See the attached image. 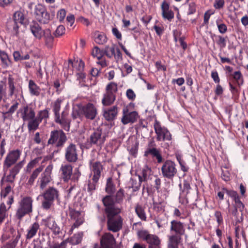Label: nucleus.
<instances>
[{
    "mask_svg": "<svg viewBox=\"0 0 248 248\" xmlns=\"http://www.w3.org/2000/svg\"><path fill=\"white\" fill-rule=\"evenodd\" d=\"M111 204L104 203L102 209L103 216L100 217L102 221L107 219V227L108 231L113 232L120 231L123 227V219L120 215L122 208H114Z\"/></svg>",
    "mask_w": 248,
    "mask_h": 248,
    "instance_id": "f257e3e1",
    "label": "nucleus"
},
{
    "mask_svg": "<svg viewBox=\"0 0 248 248\" xmlns=\"http://www.w3.org/2000/svg\"><path fill=\"white\" fill-rule=\"evenodd\" d=\"M62 101V98H58L51 103V107L54 113L55 122L59 124L64 130L69 131L71 121L68 118V112L63 111L61 115L60 114V111Z\"/></svg>",
    "mask_w": 248,
    "mask_h": 248,
    "instance_id": "f03ea898",
    "label": "nucleus"
},
{
    "mask_svg": "<svg viewBox=\"0 0 248 248\" xmlns=\"http://www.w3.org/2000/svg\"><path fill=\"white\" fill-rule=\"evenodd\" d=\"M67 140L66 134L62 129L53 130L50 132L47 146L54 148L53 153H57L64 147Z\"/></svg>",
    "mask_w": 248,
    "mask_h": 248,
    "instance_id": "7ed1b4c3",
    "label": "nucleus"
},
{
    "mask_svg": "<svg viewBox=\"0 0 248 248\" xmlns=\"http://www.w3.org/2000/svg\"><path fill=\"white\" fill-rule=\"evenodd\" d=\"M33 199L31 197L29 196L21 197L18 202L15 214L16 217L20 221L25 216H30L33 212Z\"/></svg>",
    "mask_w": 248,
    "mask_h": 248,
    "instance_id": "20e7f679",
    "label": "nucleus"
},
{
    "mask_svg": "<svg viewBox=\"0 0 248 248\" xmlns=\"http://www.w3.org/2000/svg\"><path fill=\"white\" fill-rule=\"evenodd\" d=\"M229 90L233 99H238L239 96L241 86L244 83V78L240 71L230 74L228 80Z\"/></svg>",
    "mask_w": 248,
    "mask_h": 248,
    "instance_id": "39448f33",
    "label": "nucleus"
},
{
    "mask_svg": "<svg viewBox=\"0 0 248 248\" xmlns=\"http://www.w3.org/2000/svg\"><path fill=\"white\" fill-rule=\"evenodd\" d=\"M59 190L53 187H49L43 193L44 201L42 202V206L44 209H49L55 201H59Z\"/></svg>",
    "mask_w": 248,
    "mask_h": 248,
    "instance_id": "423d86ee",
    "label": "nucleus"
},
{
    "mask_svg": "<svg viewBox=\"0 0 248 248\" xmlns=\"http://www.w3.org/2000/svg\"><path fill=\"white\" fill-rule=\"evenodd\" d=\"M138 238L146 242L149 245L154 248H161V239L159 237L154 234L150 233L146 230H140L137 232Z\"/></svg>",
    "mask_w": 248,
    "mask_h": 248,
    "instance_id": "0eeeda50",
    "label": "nucleus"
},
{
    "mask_svg": "<svg viewBox=\"0 0 248 248\" xmlns=\"http://www.w3.org/2000/svg\"><path fill=\"white\" fill-rule=\"evenodd\" d=\"M25 164V160L19 161L16 164L9 169V173L6 175V172H4V175L0 180V185H3L4 183H7L10 185H15L16 176L19 173L20 171Z\"/></svg>",
    "mask_w": 248,
    "mask_h": 248,
    "instance_id": "6e6552de",
    "label": "nucleus"
},
{
    "mask_svg": "<svg viewBox=\"0 0 248 248\" xmlns=\"http://www.w3.org/2000/svg\"><path fill=\"white\" fill-rule=\"evenodd\" d=\"M106 92L102 99V104L104 106H109L113 104L116 100L115 93L117 92V85L114 82H110L106 87Z\"/></svg>",
    "mask_w": 248,
    "mask_h": 248,
    "instance_id": "1a4fd4ad",
    "label": "nucleus"
},
{
    "mask_svg": "<svg viewBox=\"0 0 248 248\" xmlns=\"http://www.w3.org/2000/svg\"><path fill=\"white\" fill-rule=\"evenodd\" d=\"M21 151L19 149L13 150L9 151L6 155L3 162V171L7 172L14 165L16 164L20 158Z\"/></svg>",
    "mask_w": 248,
    "mask_h": 248,
    "instance_id": "9d476101",
    "label": "nucleus"
},
{
    "mask_svg": "<svg viewBox=\"0 0 248 248\" xmlns=\"http://www.w3.org/2000/svg\"><path fill=\"white\" fill-rule=\"evenodd\" d=\"M161 168L162 175L163 177L169 180H172L177 174V169L175 163L170 159L163 161Z\"/></svg>",
    "mask_w": 248,
    "mask_h": 248,
    "instance_id": "9b49d317",
    "label": "nucleus"
},
{
    "mask_svg": "<svg viewBox=\"0 0 248 248\" xmlns=\"http://www.w3.org/2000/svg\"><path fill=\"white\" fill-rule=\"evenodd\" d=\"M34 15L35 19L39 22L44 24L48 23L52 18L47 12L46 6L40 3L35 6Z\"/></svg>",
    "mask_w": 248,
    "mask_h": 248,
    "instance_id": "f8f14e48",
    "label": "nucleus"
},
{
    "mask_svg": "<svg viewBox=\"0 0 248 248\" xmlns=\"http://www.w3.org/2000/svg\"><path fill=\"white\" fill-rule=\"evenodd\" d=\"M154 128L156 135L157 141H170L172 140V135L169 130L162 126L161 123L156 119L155 121Z\"/></svg>",
    "mask_w": 248,
    "mask_h": 248,
    "instance_id": "ddd939ff",
    "label": "nucleus"
},
{
    "mask_svg": "<svg viewBox=\"0 0 248 248\" xmlns=\"http://www.w3.org/2000/svg\"><path fill=\"white\" fill-rule=\"evenodd\" d=\"M124 197V189L121 188L118 191H117L115 196L113 197L112 195H106L102 199V202L103 206L104 203H110L112 205V207L114 208H120L115 205L117 204H121L123 203ZM121 208H122L121 207Z\"/></svg>",
    "mask_w": 248,
    "mask_h": 248,
    "instance_id": "4468645a",
    "label": "nucleus"
},
{
    "mask_svg": "<svg viewBox=\"0 0 248 248\" xmlns=\"http://www.w3.org/2000/svg\"><path fill=\"white\" fill-rule=\"evenodd\" d=\"M53 167L49 165L45 169L39 177L37 184L41 189H44L52 181L51 173Z\"/></svg>",
    "mask_w": 248,
    "mask_h": 248,
    "instance_id": "2eb2a0df",
    "label": "nucleus"
},
{
    "mask_svg": "<svg viewBox=\"0 0 248 248\" xmlns=\"http://www.w3.org/2000/svg\"><path fill=\"white\" fill-rule=\"evenodd\" d=\"M106 140V136L102 135V130L97 128L90 135L88 141L91 145L102 147Z\"/></svg>",
    "mask_w": 248,
    "mask_h": 248,
    "instance_id": "dca6fc26",
    "label": "nucleus"
},
{
    "mask_svg": "<svg viewBox=\"0 0 248 248\" xmlns=\"http://www.w3.org/2000/svg\"><path fill=\"white\" fill-rule=\"evenodd\" d=\"M65 159L69 163H75L78 159V149L76 145L72 142L65 148Z\"/></svg>",
    "mask_w": 248,
    "mask_h": 248,
    "instance_id": "f3484780",
    "label": "nucleus"
},
{
    "mask_svg": "<svg viewBox=\"0 0 248 248\" xmlns=\"http://www.w3.org/2000/svg\"><path fill=\"white\" fill-rule=\"evenodd\" d=\"M81 112L83 116L87 119L91 120H94L97 114L96 108L91 103L81 106Z\"/></svg>",
    "mask_w": 248,
    "mask_h": 248,
    "instance_id": "a211bd4d",
    "label": "nucleus"
},
{
    "mask_svg": "<svg viewBox=\"0 0 248 248\" xmlns=\"http://www.w3.org/2000/svg\"><path fill=\"white\" fill-rule=\"evenodd\" d=\"M100 245L102 248H118L113 234L110 232L105 233L101 237Z\"/></svg>",
    "mask_w": 248,
    "mask_h": 248,
    "instance_id": "6ab92c4d",
    "label": "nucleus"
},
{
    "mask_svg": "<svg viewBox=\"0 0 248 248\" xmlns=\"http://www.w3.org/2000/svg\"><path fill=\"white\" fill-rule=\"evenodd\" d=\"M90 168L91 170L90 177H93L99 179L104 169L102 163L98 161L91 160L90 161Z\"/></svg>",
    "mask_w": 248,
    "mask_h": 248,
    "instance_id": "aec40b11",
    "label": "nucleus"
},
{
    "mask_svg": "<svg viewBox=\"0 0 248 248\" xmlns=\"http://www.w3.org/2000/svg\"><path fill=\"white\" fill-rule=\"evenodd\" d=\"M184 224L178 220H172L170 222V232L173 234L183 236L185 233Z\"/></svg>",
    "mask_w": 248,
    "mask_h": 248,
    "instance_id": "412c9836",
    "label": "nucleus"
},
{
    "mask_svg": "<svg viewBox=\"0 0 248 248\" xmlns=\"http://www.w3.org/2000/svg\"><path fill=\"white\" fill-rule=\"evenodd\" d=\"M45 225L55 235H59L61 232L60 227L56 222L55 218L52 216H48L43 219Z\"/></svg>",
    "mask_w": 248,
    "mask_h": 248,
    "instance_id": "4be33fe9",
    "label": "nucleus"
},
{
    "mask_svg": "<svg viewBox=\"0 0 248 248\" xmlns=\"http://www.w3.org/2000/svg\"><path fill=\"white\" fill-rule=\"evenodd\" d=\"M118 113V108L116 105L103 109V115L106 120L108 122L116 118Z\"/></svg>",
    "mask_w": 248,
    "mask_h": 248,
    "instance_id": "5701e85b",
    "label": "nucleus"
},
{
    "mask_svg": "<svg viewBox=\"0 0 248 248\" xmlns=\"http://www.w3.org/2000/svg\"><path fill=\"white\" fill-rule=\"evenodd\" d=\"M138 118V113L135 111L128 112L127 109L123 110V115L122 118V122L124 124L128 123H135Z\"/></svg>",
    "mask_w": 248,
    "mask_h": 248,
    "instance_id": "b1692460",
    "label": "nucleus"
},
{
    "mask_svg": "<svg viewBox=\"0 0 248 248\" xmlns=\"http://www.w3.org/2000/svg\"><path fill=\"white\" fill-rule=\"evenodd\" d=\"M43 166H40L36 168L32 172L30 173V175L27 177L26 182V186L27 187H31L34 185V182L38 177L39 174L43 170Z\"/></svg>",
    "mask_w": 248,
    "mask_h": 248,
    "instance_id": "393cba45",
    "label": "nucleus"
},
{
    "mask_svg": "<svg viewBox=\"0 0 248 248\" xmlns=\"http://www.w3.org/2000/svg\"><path fill=\"white\" fill-rule=\"evenodd\" d=\"M73 167L70 164L62 165L60 168L61 176L64 182H67L71 178Z\"/></svg>",
    "mask_w": 248,
    "mask_h": 248,
    "instance_id": "a878e982",
    "label": "nucleus"
},
{
    "mask_svg": "<svg viewBox=\"0 0 248 248\" xmlns=\"http://www.w3.org/2000/svg\"><path fill=\"white\" fill-rule=\"evenodd\" d=\"M149 155H151L153 158L155 157L158 163L159 164L163 162L162 156L159 150L155 147L147 148L144 152V156L147 157Z\"/></svg>",
    "mask_w": 248,
    "mask_h": 248,
    "instance_id": "bb28decb",
    "label": "nucleus"
},
{
    "mask_svg": "<svg viewBox=\"0 0 248 248\" xmlns=\"http://www.w3.org/2000/svg\"><path fill=\"white\" fill-rule=\"evenodd\" d=\"M21 113V117L24 122L33 119L35 116V113L34 109L28 106L23 107Z\"/></svg>",
    "mask_w": 248,
    "mask_h": 248,
    "instance_id": "cd10ccee",
    "label": "nucleus"
},
{
    "mask_svg": "<svg viewBox=\"0 0 248 248\" xmlns=\"http://www.w3.org/2000/svg\"><path fill=\"white\" fill-rule=\"evenodd\" d=\"M40 225L37 222H35L31 224L27 230L26 238L27 240H30L34 237L38 232L40 233Z\"/></svg>",
    "mask_w": 248,
    "mask_h": 248,
    "instance_id": "c85d7f7f",
    "label": "nucleus"
},
{
    "mask_svg": "<svg viewBox=\"0 0 248 248\" xmlns=\"http://www.w3.org/2000/svg\"><path fill=\"white\" fill-rule=\"evenodd\" d=\"M69 216L71 219L75 220L74 223H78L80 226L84 222V219L80 211L76 210L72 208H69Z\"/></svg>",
    "mask_w": 248,
    "mask_h": 248,
    "instance_id": "c756f323",
    "label": "nucleus"
},
{
    "mask_svg": "<svg viewBox=\"0 0 248 248\" xmlns=\"http://www.w3.org/2000/svg\"><path fill=\"white\" fill-rule=\"evenodd\" d=\"M182 236L172 234L169 236L168 240V248H178L179 245L182 242Z\"/></svg>",
    "mask_w": 248,
    "mask_h": 248,
    "instance_id": "7c9ffc66",
    "label": "nucleus"
},
{
    "mask_svg": "<svg viewBox=\"0 0 248 248\" xmlns=\"http://www.w3.org/2000/svg\"><path fill=\"white\" fill-rule=\"evenodd\" d=\"M28 88L30 94L31 96H38L41 92V88L35 81L32 79L29 81Z\"/></svg>",
    "mask_w": 248,
    "mask_h": 248,
    "instance_id": "2f4dec72",
    "label": "nucleus"
},
{
    "mask_svg": "<svg viewBox=\"0 0 248 248\" xmlns=\"http://www.w3.org/2000/svg\"><path fill=\"white\" fill-rule=\"evenodd\" d=\"M30 30L33 35L38 39H41L44 31L36 22H33L30 25Z\"/></svg>",
    "mask_w": 248,
    "mask_h": 248,
    "instance_id": "473e14b6",
    "label": "nucleus"
},
{
    "mask_svg": "<svg viewBox=\"0 0 248 248\" xmlns=\"http://www.w3.org/2000/svg\"><path fill=\"white\" fill-rule=\"evenodd\" d=\"M94 40L99 45H103L107 42L106 35L103 32L95 31L93 33Z\"/></svg>",
    "mask_w": 248,
    "mask_h": 248,
    "instance_id": "72a5a7b5",
    "label": "nucleus"
},
{
    "mask_svg": "<svg viewBox=\"0 0 248 248\" xmlns=\"http://www.w3.org/2000/svg\"><path fill=\"white\" fill-rule=\"evenodd\" d=\"M83 237V232H78L73 235L70 238H67L65 240H67V243L69 242L73 245H76L81 243Z\"/></svg>",
    "mask_w": 248,
    "mask_h": 248,
    "instance_id": "f704fd0d",
    "label": "nucleus"
},
{
    "mask_svg": "<svg viewBox=\"0 0 248 248\" xmlns=\"http://www.w3.org/2000/svg\"><path fill=\"white\" fill-rule=\"evenodd\" d=\"M44 36L46 45L47 47H52L54 41V37L51 35L50 30H46L44 31Z\"/></svg>",
    "mask_w": 248,
    "mask_h": 248,
    "instance_id": "c9c22d12",
    "label": "nucleus"
},
{
    "mask_svg": "<svg viewBox=\"0 0 248 248\" xmlns=\"http://www.w3.org/2000/svg\"><path fill=\"white\" fill-rule=\"evenodd\" d=\"M0 59L3 68H6L11 65L12 62L7 54L4 51L0 50Z\"/></svg>",
    "mask_w": 248,
    "mask_h": 248,
    "instance_id": "e433bc0d",
    "label": "nucleus"
},
{
    "mask_svg": "<svg viewBox=\"0 0 248 248\" xmlns=\"http://www.w3.org/2000/svg\"><path fill=\"white\" fill-rule=\"evenodd\" d=\"M89 178H90L88 181L87 184V191L88 192L92 193L96 189V187L99 179L93 177H89Z\"/></svg>",
    "mask_w": 248,
    "mask_h": 248,
    "instance_id": "4c0bfd02",
    "label": "nucleus"
},
{
    "mask_svg": "<svg viewBox=\"0 0 248 248\" xmlns=\"http://www.w3.org/2000/svg\"><path fill=\"white\" fill-rule=\"evenodd\" d=\"M28 128L29 132H33L38 128L39 125L41 122L36 117L28 120Z\"/></svg>",
    "mask_w": 248,
    "mask_h": 248,
    "instance_id": "58836bf2",
    "label": "nucleus"
},
{
    "mask_svg": "<svg viewBox=\"0 0 248 248\" xmlns=\"http://www.w3.org/2000/svg\"><path fill=\"white\" fill-rule=\"evenodd\" d=\"M135 212L138 217L142 221L147 220L146 214L144 208L140 204H138L135 207Z\"/></svg>",
    "mask_w": 248,
    "mask_h": 248,
    "instance_id": "ea45409f",
    "label": "nucleus"
},
{
    "mask_svg": "<svg viewBox=\"0 0 248 248\" xmlns=\"http://www.w3.org/2000/svg\"><path fill=\"white\" fill-rule=\"evenodd\" d=\"M21 237V233L18 232L17 235L11 241L3 245L1 248H15Z\"/></svg>",
    "mask_w": 248,
    "mask_h": 248,
    "instance_id": "a19ab883",
    "label": "nucleus"
},
{
    "mask_svg": "<svg viewBox=\"0 0 248 248\" xmlns=\"http://www.w3.org/2000/svg\"><path fill=\"white\" fill-rule=\"evenodd\" d=\"M8 209H6V205L4 202L1 203L0 204V225L8 217Z\"/></svg>",
    "mask_w": 248,
    "mask_h": 248,
    "instance_id": "79ce46f5",
    "label": "nucleus"
},
{
    "mask_svg": "<svg viewBox=\"0 0 248 248\" xmlns=\"http://www.w3.org/2000/svg\"><path fill=\"white\" fill-rule=\"evenodd\" d=\"M8 84L9 89V96L12 97L16 91V87L15 86L14 78L11 75H9L8 78Z\"/></svg>",
    "mask_w": 248,
    "mask_h": 248,
    "instance_id": "37998d69",
    "label": "nucleus"
},
{
    "mask_svg": "<svg viewBox=\"0 0 248 248\" xmlns=\"http://www.w3.org/2000/svg\"><path fill=\"white\" fill-rule=\"evenodd\" d=\"M49 109L46 108L43 110H40L37 115L36 118L41 123L42 121L44 120L45 122H46L47 119L49 118Z\"/></svg>",
    "mask_w": 248,
    "mask_h": 248,
    "instance_id": "c03bdc74",
    "label": "nucleus"
},
{
    "mask_svg": "<svg viewBox=\"0 0 248 248\" xmlns=\"http://www.w3.org/2000/svg\"><path fill=\"white\" fill-rule=\"evenodd\" d=\"M25 20L24 14L21 11L16 12L13 16V21L20 23V25H23Z\"/></svg>",
    "mask_w": 248,
    "mask_h": 248,
    "instance_id": "a18cd8bd",
    "label": "nucleus"
},
{
    "mask_svg": "<svg viewBox=\"0 0 248 248\" xmlns=\"http://www.w3.org/2000/svg\"><path fill=\"white\" fill-rule=\"evenodd\" d=\"M226 194L229 197H231L233 200V201L234 202V204L241 202V196L239 195L236 191H235L233 189H232L231 190H226Z\"/></svg>",
    "mask_w": 248,
    "mask_h": 248,
    "instance_id": "49530a36",
    "label": "nucleus"
},
{
    "mask_svg": "<svg viewBox=\"0 0 248 248\" xmlns=\"http://www.w3.org/2000/svg\"><path fill=\"white\" fill-rule=\"evenodd\" d=\"M41 158V157H36L30 161L24 169L26 173H31L32 169L35 167L36 165L38 163Z\"/></svg>",
    "mask_w": 248,
    "mask_h": 248,
    "instance_id": "de8ad7c7",
    "label": "nucleus"
},
{
    "mask_svg": "<svg viewBox=\"0 0 248 248\" xmlns=\"http://www.w3.org/2000/svg\"><path fill=\"white\" fill-rule=\"evenodd\" d=\"M179 186L180 188L181 193H184L185 195H187L189 193V190L191 188L190 182L187 180H184L183 189H182V184L181 183L179 184Z\"/></svg>",
    "mask_w": 248,
    "mask_h": 248,
    "instance_id": "09e8293b",
    "label": "nucleus"
},
{
    "mask_svg": "<svg viewBox=\"0 0 248 248\" xmlns=\"http://www.w3.org/2000/svg\"><path fill=\"white\" fill-rule=\"evenodd\" d=\"M216 38V43L217 45H218L220 47L224 48L226 46V38L223 37L221 35H217L215 34L211 35V37L212 39H213L214 37Z\"/></svg>",
    "mask_w": 248,
    "mask_h": 248,
    "instance_id": "8fccbe9b",
    "label": "nucleus"
},
{
    "mask_svg": "<svg viewBox=\"0 0 248 248\" xmlns=\"http://www.w3.org/2000/svg\"><path fill=\"white\" fill-rule=\"evenodd\" d=\"M105 190L106 192L109 194V195H111L115 192V186L110 178L108 179L107 180Z\"/></svg>",
    "mask_w": 248,
    "mask_h": 248,
    "instance_id": "3c124183",
    "label": "nucleus"
},
{
    "mask_svg": "<svg viewBox=\"0 0 248 248\" xmlns=\"http://www.w3.org/2000/svg\"><path fill=\"white\" fill-rule=\"evenodd\" d=\"M92 55L93 57H96L98 60H101L105 55L104 50H101L98 46H95L92 50Z\"/></svg>",
    "mask_w": 248,
    "mask_h": 248,
    "instance_id": "603ef678",
    "label": "nucleus"
},
{
    "mask_svg": "<svg viewBox=\"0 0 248 248\" xmlns=\"http://www.w3.org/2000/svg\"><path fill=\"white\" fill-rule=\"evenodd\" d=\"M155 222L158 228H165L168 224V220L165 217H158L155 219Z\"/></svg>",
    "mask_w": 248,
    "mask_h": 248,
    "instance_id": "864d4df0",
    "label": "nucleus"
},
{
    "mask_svg": "<svg viewBox=\"0 0 248 248\" xmlns=\"http://www.w3.org/2000/svg\"><path fill=\"white\" fill-rule=\"evenodd\" d=\"M15 185L6 184V186L2 188L0 192L1 197L5 198L11 191Z\"/></svg>",
    "mask_w": 248,
    "mask_h": 248,
    "instance_id": "5fc2aeb1",
    "label": "nucleus"
},
{
    "mask_svg": "<svg viewBox=\"0 0 248 248\" xmlns=\"http://www.w3.org/2000/svg\"><path fill=\"white\" fill-rule=\"evenodd\" d=\"M216 24L220 33L224 34L227 32V27L226 24L222 22L221 20H217L216 21Z\"/></svg>",
    "mask_w": 248,
    "mask_h": 248,
    "instance_id": "6e6d98bb",
    "label": "nucleus"
},
{
    "mask_svg": "<svg viewBox=\"0 0 248 248\" xmlns=\"http://www.w3.org/2000/svg\"><path fill=\"white\" fill-rule=\"evenodd\" d=\"M152 173V170L150 168L147 166H145L143 168L141 172V175L143 177V180L144 182H147L149 177L151 175Z\"/></svg>",
    "mask_w": 248,
    "mask_h": 248,
    "instance_id": "4d7b16f0",
    "label": "nucleus"
},
{
    "mask_svg": "<svg viewBox=\"0 0 248 248\" xmlns=\"http://www.w3.org/2000/svg\"><path fill=\"white\" fill-rule=\"evenodd\" d=\"M115 52V49L114 46L109 47V46H106L104 49V54L108 58H111Z\"/></svg>",
    "mask_w": 248,
    "mask_h": 248,
    "instance_id": "13d9d810",
    "label": "nucleus"
},
{
    "mask_svg": "<svg viewBox=\"0 0 248 248\" xmlns=\"http://www.w3.org/2000/svg\"><path fill=\"white\" fill-rule=\"evenodd\" d=\"M162 16L165 19H167L169 21H171L174 18V12L171 10L166 11V12H162Z\"/></svg>",
    "mask_w": 248,
    "mask_h": 248,
    "instance_id": "bf43d9fd",
    "label": "nucleus"
},
{
    "mask_svg": "<svg viewBox=\"0 0 248 248\" xmlns=\"http://www.w3.org/2000/svg\"><path fill=\"white\" fill-rule=\"evenodd\" d=\"M188 8L187 12V15L194 14L196 12V4L195 2H190L188 4Z\"/></svg>",
    "mask_w": 248,
    "mask_h": 248,
    "instance_id": "052dcab7",
    "label": "nucleus"
},
{
    "mask_svg": "<svg viewBox=\"0 0 248 248\" xmlns=\"http://www.w3.org/2000/svg\"><path fill=\"white\" fill-rule=\"evenodd\" d=\"M66 15V11L64 9H61L57 14V17L60 22L63 21Z\"/></svg>",
    "mask_w": 248,
    "mask_h": 248,
    "instance_id": "680f3d73",
    "label": "nucleus"
},
{
    "mask_svg": "<svg viewBox=\"0 0 248 248\" xmlns=\"http://www.w3.org/2000/svg\"><path fill=\"white\" fill-rule=\"evenodd\" d=\"M214 216L216 218L217 225L220 226L223 223V218L221 212L219 211H216Z\"/></svg>",
    "mask_w": 248,
    "mask_h": 248,
    "instance_id": "e2e57ef3",
    "label": "nucleus"
},
{
    "mask_svg": "<svg viewBox=\"0 0 248 248\" xmlns=\"http://www.w3.org/2000/svg\"><path fill=\"white\" fill-rule=\"evenodd\" d=\"M67 240H63L61 243H55L49 246V248H66Z\"/></svg>",
    "mask_w": 248,
    "mask_h": 248,
    "instance_id": "0e129e2a",
    "label": "nucleus"
},
{
    "mask_svg": "<svg viewBox=\"0 0 248 248\" xmlns=\"http://www.w3.org/2000/svg\"><path fill=\"white\" fill-rule=\"evenodd\" d=\"M82 115V113L81 112V106L78 107V109H74L72 113V116L74 119H76L78 117H80Z\"/></svg>",
    "mask_w": 248,
    "mask_h": 248,
    "instance_id": "69168bd1",
    "label": "nucleus"
},
{
    "mask_svg": "<svg viewBox=\"0 0 248 248\" xmlns=\"http://www.w3.org/2000/svg\"><path fill=\"white\" fill-rule=\"evenodd\" d=\"M65 29L64 26L63 25H59L55 32V35L56 37H59L62 36L65 33Z\"/></svg>",
    "mask_w": 248,
    "mask_h": 248,
    "instance_id": "338daca9",
    "label": "nucleus"
},
{
    "mask_svg": "<svg viewBox=\"0 0 248 248\" xmlns=\"http://www.w3.org/2000/svg\"><path fill=\"white\" fill-rule=\"evenodd\" d=\"M226 190H231L232 189H227L226 187H221L220 191L217 192V199L218 198V200L220 201H223L224 199V194L225 193H226Z\"/></svg>",
    "mask_w": 248,
    "mask_h": 248,
    "instance_id": "774afa93",
    "label": "nucleus"
}]
</instances>
